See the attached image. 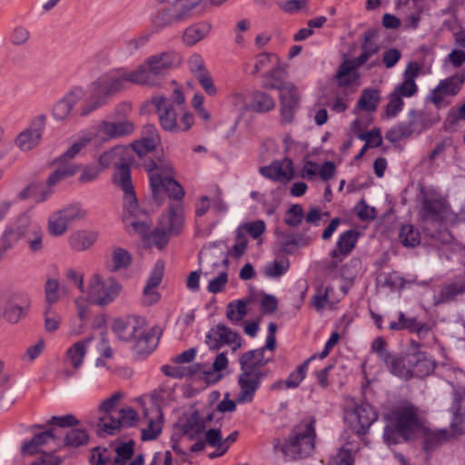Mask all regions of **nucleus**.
<instances>
[{"mask_svg":"<svg viewBox=\"0 0 465 465\" xmlns=\"http://www.w3.org/2000/svg\"><path fill=\"white\" fill-rule=\"evenodd\" d=\"M211 205L217 215H224L229 211V204L224 199L223 193L219 186H215L211 198Z\"/></svg>","mask_w":465,"mask_h":465,"instance_id":"obj_63","label":"nucleus"},{"mask_svg":"<svg viewBox=\"0 0 465 465\" xmlns=\"http://www.w3.org/2000/svg\"><path fill=\"white\" fill-rule=\"evenodd\" d=\"M260 173L269 179L286 183L293 177L294 170L292 160L285 158L282 161L273 162L269 166L261 167Z\"/></svg>","mask_w":465,"mask_h":465,"instance_id":"obj_28","label":"nucleus"},{"mask_svg":"<svg viewBox=\"0 0 465 465\" xmlns=\"http://www.w3.org/2000/svg\"><path fill=\"white\" fill-rule=\"evenodd\" d=\"M213 418V414H207L201 418L198 413H193L184 425V436L193 438L200 434H204L205 444L214 447L215 450H221L223 437L219 429L211 428L208 422Z\"/></svg>","mask_w":465,"mask_h":465,"instance_id":"obj_15","label":"nucleus"},{"mask_svg":"<svg viewBox=\"0 0 465 465\" xmlns=\"http://www.w3.org/2000/svg\"><path fill=\"white\" fill-rule=\"evenodd\" d=\"M412 361L413 376L425 377L433 371L434 361L423 351L411 353Z\"/></svg>","mask_w":465,"mask_h":465,"instance_id":"obj_41","label":"nucleus"},{"mask_svg":"<svg viewBox=\"0 0 465 465\" xmlns=\"http://www.w3.org/2000/svg\"><path fill=\"white\" fill-rule=\"evenodd\" d=\"M229 360L226 352L218 353L213 362L211 370L203 371L204 380L208 383H215L224 376L223 371L228 368Z\"/></svg>","mask_w":465,"mask_h":465,"instance_id":"obj_43","label":"nucleus"},{"mask_svg":"<svg viewBox=\"0 0 465 465\" xmlns=\"http://www.w3.org/2000/svg\"><path fill=\"white\" fill-rule=\"evenodd\" d=\"M53 193V187H49L47 183L45 185L31 184L21 191L18 197L21 200L32 198L36 203H42L47 201Z\"/></svg>","mask_w":465,"mask_h":465,"instance_id":"obj_45","label":"nucleus"},{"mask_svg":"<svg viewBox=\"0 0 465 465\" xmlns=\"http://www.w3.org/2000/svg\"><path fill=\"white\" fill-rule=\"evenodd\" d=\"M93 340L94 337L89 336L74 342L67 349L65 353V360L74 369H79L83 365L87 348Z\"/></svg>","mask_w":465,"mask_h":465,"instance_id":"obj_34","label":"nucleus"},{"mask_svg":"<svg viewBox=\"0 0 465 465\" xmlns=\"http://www.w3.org/2000/svg\"><path fill=\"white\" fill-rule=\"evenodd\" d=\"M127 86L125 69L119 68L104 74L91 84V94L82 103L80 114H89Z\"/></svg>","mask_w":465,"mask_h":465,"instance_id":"obj_5","label":"nucleus"},{"mask_svg":"<svg viewBox=\"0 0 465 465\" xmlns=\"http://www.w3.org/2000/svg\"><path fill=\"white\" fill-rule=\"evenodd\" d=\"M171 235L172 234L159 226V228L155 229L151 233H148L147 231L145 235L141 237L145 240L149 246H155L159 250H162L167 245Z\"/></svg>","mask_w":465,"mask_h":465,"instance_id":"obj_56","label":"nucleus"},{"mask_svg":"<svg viewBox=\"0 0 465 465\" xmlns=\"http://www.w3.org/2000/svg\"><path fill=\"white\" fill-rule=\"evenodd\" d=\"M179 62V57L174 53H163L147 58V66L151 67L152 72L157 78L158 75L163 74L166 70L177 65Z\"/></svg>","mask_w":465,"mask_h":465,"instance_id":"obj_32","label":"nucleus"},{"mask_svg":"<svg viewBox=\"0 0 465 465\" xmlns=\"http://www.w3.org/2000/svg\"><path fill=\"white\" fill-rule=\"evenodd\" d=\"M384 420L386 426L383 439L388 445L398 444L401 439L412 440L423 430L422 419L417 408L410 402L394 406L384 414Z\"/></svg>","mask_w":465,"mask_h":465,"instance_id":"obj_2","label":"nucleus"},{"mask_svg":"<svg viewBox=\"0 0 465 465\" xmlns=\"http://www.w3.org/2000/svg\"><path fill=\"white\" fill-rule=\"evenodd\" d=\"M286 72L281 67L272 69L266 76L265 87L269 89L278 90L279 93L286 88L291 82H285Z\"/></svg>","mask_w":465,"mask_h":465,"instance_id":"obj_50","label":"nucleus"},{"mask_svg":"<svg viewBox=\"0 0 465 465\" xmlns=\"http://www.w3.org/2000/svg\"><path fill=\"white\" fill-rule=\"evenodd\" d=\"M345 258L346 257L343 255L332 250L330 252V257L324 262L323 270L326 275L331 278H346L343 272L344 266L341 264Z\"/></svg>","mask_w":465,"mask_h":465,"instance_id":"obj_48","label":"nucleus"},{"mask_svg":"<svg viewBox=\"0 0 465 465\" xmlns=\"http://www.w3.org/2000/svg\"><path fill=\"white\" fill-rule=\"evenodd\" d=\"M82 88H75L58 101L53 108V115L56 120L63 121L70 114L73 108L84 98Z\"/></svg>","mask_w":465,"mask_h":465,"instance_id":"obj_29","label":"nucleus"},{"mask_svg":"<svg viewBox=\"0 0 465 465\" xmlns=\"http://www.w3.org/2000/svg\"><path fill=\"white\" fill-rule=\"evenodd\" d=\"M423 435V444L426 450H432L441 442L447 440V432L444 430H430L423 426V430L420 433Z\"/></svg>","mask_w":465,"mask_h":465,"instance_id":"obj_57","label":"nucleus"},{"mask_svg":"<svg viewBox=\"0 0 465 465\" xmlns=\"http://www.w3.org/2000/svg\"><path fill=\"white\" fill-rule=\"evenodd\" d=\"M452 408L454 410V424L462 423L465 420V391L455 392Z\"/></svg>","mask_w":465,"mask_h":465,"instance_id":"obj_64","label":"nucleus"},{"mask_svg":"<svg viewBox=\"0 0 465 465\" xmlns=\"http://www.w3.org/2000/svg\"><path fill=\"white\" fill-rule=\"evenodd\" d=\"M378 33L374 29H370L363 33L361 44V54L354 60L357 66L363 65L371 57L376 54L380 50V45L376 42Z\"/></svg>","mask_w":465,"mask_h":465,"instance_id":"obj_31","label":"nucleus"},{"mask_svg":"<svg viewBox=\"0 0 465 465\" xmlns=\"http://www.w3.org/2000/svg\"><path fill=\"white\" fill-rule=\"evenodd\" d=\"M29 306V299L22 292H0V319L11 324H16L25 318Z\"/></svg>","mask_w":465,"mask_h":465,"instance_id":"obj_12","label":"nucleus"},{"mask_svg":"<svg viewBox=\"0 0 465 465\" xmlns=\"http://www.w3.org/2000/svg\"><path fill=\"white\" fill-rule=\"evenodd\" d=\"M127 86L125 69L119 68L104 74L91 84V94L82 103L80 114H89Z\"/></svg>","mask_w":465,"mask_h":465,"instance_id":"obj_6","label":"nucleus"},{"mask_svg":"<svg viewBox=\"0 0 465 465\" xmlns=\"http://www.w3.org/2000/svg\"><path fill=\"white\" fill-rule=\"evenodd\" d=\"M252 110L259 113H266L272 111L274 106L273 98L263 92H255L252 94Z\"/></svg>","mask_w":465,"mask_h":465,"instance_id":"obj_54","label":"nucleus"},{"mask_svg":"<svg viewBox=\"0 0 465 465\" xmlns=\"http://www.w3.org/2000/svg\"><path fill=\"white\" fill-rule=\"evenodd\" d=\"M380 99V93L377 90L364 89L357 103V107L365 112H373L376 110Z\"/></svg>","mask_w":465,"mask_h":465,"instance_id":"obj_52","label":"nucleus"},{"mask_svg":"<svg viewBox=\"0 0 465 465\" xmlns=\"http://www.w3.org/2000/svg\"><path fill=\"white\" fill-rule=\"evenodd\" d=\"M143 416L146 427L142 430L143 440H154L162 430V410L157 404L150 402L148 407H144Z\"/></svg>","mask_w":465,"mask_h":465,"instance_id":"obj_23","label":"nucleus"},{"mask_svg":"<svg viewBox=\"0 0 465 465\" xmlns=\"http://www.w3.org/2000/svg\"><path fill=\"white\" fill-rule=\"evenodd\" d=\"M385 364L390 371L395 376L405 380L413 377L411 353L404 356H386Z\"/></svg>","mask_w":465,"mask_h":465,"instance_id":"obj_30","label":"nucleus"},{"mask_svg":"<svg viewBox=\"0 0 465 465\" xmlns=\"http://www.w3.org/2000/svg\"><path fill=\"white\" fill-rule=\"evenodd\" d=\"M127 84L153 86L157 84V78L147 66V59L136 70L127 71L125 69Z\"/></svg>","mask_w":465,"mask_h":465,"instance_id":"obj_33","label":"nucleus"},{"mask_svg":"<svg viewBox=\"0 0 465 465\" xmlns=\"http://www.w3.org/2000/svg\"><path fill=\"white\" fill-rule=\"evenodd\" d=\"M122 292L121 283L113 277L92 274L87 281L84 294L93 305L105 307L113 303Z\"/></svg>","mask_w":465,"mask_h":465,"instance_id":"obj_8","label":"nucleus"},{"mask_svg":"<svg viewBox=\"0 0 465 465\" xmlns=\"http://www.w3.org/2000/svg\"><path fill=\"white\" fill-rule=\"evenodd\" d=\"M134 131V124L130 121L112 123L103 121L97 125L92 126L84 131L80 136L81 143H74L72 145H81L83 143H102L112 139L127 135Z\"/></svg>","mask_w":465,"mask_h":465,"instance_id":"obj_11","label":"nucleus"},{"mask_svg":"<svg viewBox=\"0 0 465 465\" xmlns=\"http://www.w3.org/2000/svg\"><path fill=\"white\" fill-rule=\"evenodd\" d=\"M316 358L317 356L316 354H314L311 356L308 360H306L303 363L297 366L296 369L292 371L286 379V387L291 389L298 387L306 376L309 368V363Z\"/></svg>","mask_w":465,"mask_h":465,"instance_id":"obj_53","label":"nucleus"},{"mask_svg":"<svg viewBox=\"0 0 465 465\" xmlns=\"http://www.w3.org/2000/svg\"><path fill=\"white\" fill-rule=\"evenodd\" d=\"M211 25L202 21L187 27L183 35V41L187 45H193L205 38L211 32Z\"/></svg>","mask_w":465,"mask_h":465,"instance_id":"obj_44","label":"nucleus"},{"mask_svg":"<svg viewBox=\"0 0 465 465\" xmlns=\"http://www.w3.org/2000/svg\"><path fill=\"white\" fill-rule=\"evenodd\" d=\"M153 106L158 115L161 126L170 132H186L194 124V116L192 113L185 111L180 120L177 119V114L170 104L169 100L160 94L152 96V98L143 104L142 111L149 113Z\"/></svg>","mask_w":465,"mask_h":465,"instance_id":"obj_7","label":"nucleus"},{"mask_svg":"<svg viewBox=\"0 0 465 465\" xmlns=\"http://www.w3.org/2000/svg\"><path fill=\"white\" fill-rule=\"evenodd\" d=\"M359 233L355 230H348L341 233L336 242L333 251L347 257L354 249Z\"/></svg>","mask_w":465,"mask_h":465,"instance_id":"obj_46","label":"nucleus"},{"mask_svg":"<svg viewBox=\"0 0 465 465\" xmlns=\"http://www.w3.org/2000/svg\"><path fill=\"white\" fill-rule=\"evenodd\" d=\"M123 222L128 232L144 236L149 231L150 223L146 213L138 206L135 193L124 196Z\"/></svg>","mask_w":465,"mask_h":465,"instance_id":"obj_16","label":"nucleus"},{"mask_svg":"<svg viewBox=\"0 0 465 465\" xmlns=\"http://www.w3.org/2000/svg\"><path fill=\"white\" fill-rule=\"evenodd\" d=\"M358 451V445L346 442L334 455L331 457L329 465H352L354 454Z\"/></svg>","mask_w":465,"mask_h":465,"instance_id":"obj_47","label":"nucleus"},{"mask_svg":"<svg viewBox=\"0 0 465 465\" xmlns=\"http://www.w3.org/2000/svg\"><path fill=\"white\" fill-rule=\"evenodd\" d=\"M115 457L113 465H143L141 456L133 459L134 443L132 441L121 443L115 450Z\"/></svg>","mask_w":465,"mask_h":465,"instance_id":"obj_39","label":"nucleus"},{"mask_svg":"<svg viewBox=\"0 0 465 465\" xmlns=\"http://www.w3.org/2000/svg\"><path fill=\"white\" fill-rule=\"evenodd\" d=\"M247 314V302L242 300L232 302L228 304L226 316L232 323L240 322Z\"/></svg>","mask_w":465,"mask_h":465,"instance_id":"obj_60","label":"nucleus"},{"mask_svg":"<svg viewBox=\"0 0 465 465\" xmlns=\"http://www.w3.org/2000/svg\"><path fill=\"white\" fill-rule=\"evenodd\" d=\"M97 238L98 233L94 231H77L69 237V244L74 250L83 252L90 249Z\"/></svg>","mask_w":465,"mask_h":465,"instance_id":"obj_40","label":"nucleus"},{"mask_svg":"<svg viewBox=\"0 0 465 465\" xmlns=\"http://www.w3.org/2000/svg\"><path fill=\"white\" fill-rule=\"evenodd\" d=\"M44 126L43 119L32 123V124L17 135L15 143L17 145H35L41 142Z\"/></svg>","mask_w":465,"mask_h":465,"instance_id":"obj_37","label":"nucleus"},{"mask_svg":"<svg viewBox=\"0 0 465 465\" xmlns=\"http://www.w3.org/2000/svg\"><path fill=\"white\" fill-rule=\"evenodd\" d=\"M80 153V147H70L63 155L54 160V170L47 178L49 187H54L64 180L73 177L78 171V165L67 163Z\"/></svg>","mask_w":465,"mask_h":465,"instance_id":"obj_18","label":"nucleus"},{"mask_svg":"<svg viewBox=\"0 0 465 465\" xmlns=\"http://www.w3.org/2000/svg\"><path fill=\"white\" fill-rule=\"evenodd\" d=\"M228 259L213 262L205 269L203 276L208 280L207 290L212 293H218L223 290L228 282Z\"/></svg>","mask_w":465,"mask_h":465,"instance_id":"obj_22","label":"nucleus"},{"mask_svg":"<svg viewBox=\"0 0 465 465\" xmlns=\"http://www.w3.org/2000/svg\"><path fill=\"white\" fill-rule=\"evenodd\" d=\"M420 215L422 221L438 224H454L457 220L447 200L438 196L424 197Z\"/></svg>","mask_w":465,"mask_h":465,"instance_id":"obj_13","label":"nucleus"},{"mask_svg":"<svg viewBox=\"0 0 465 465\" xmlns=\"http://www.w3.org/2000/svg\"><path fill=\"white\" fill-rule=\"evenodd\" d=\"M335 173L336 165L330 161L321 166L312 161H304L300 170V176L306 180H314L319 175L322 181H329L334 177Z\"/></svg>","mask_w":465,"mask_h":465,"instance_id":"obj_26","label":"nucleus"},{"mask_svg":"<svg viewBox=\"0 0 465 465\" xmlns=\"http://www.w3.org/2000/svg\"><path fill=\"white\" fill-rule=\"evenodd\" d=\"M134 163L115 162V172L114 173V183L121 188L124 195L134 193V185L131 178L130 165Z\"/></svg>","mask_w":465,"mask_h":465,"instance_id":"obj_36","label":"nucleus"},{"mask_svg":"<svg viewBox=\"0 0 465 465\" xmlns=\"http://www.w3.org/2000/svg\"><path fill=\"white\" fill-rule=\"evenodd\" d=\"M271 360V356L265 357L264 348L248 351L239 359L241 371L264 374V372L261 371V368L266 365Z\"/></svg>","mask_w":465,"mask_h":465,"instance_id":"obj_27","label":"nucleus"},{"mask_svg":"<svg viewBox=\"0 0 465 465\" xmlns=\"http://www.w3.org/2000/svg\"><path fill=\"white\" fill-rule=\"evenodd\" d=\"M164 264L158 261L148 278L147 283L143 291V302L146 305H152L160 300V293L157 291L163 275Z\"/></svg>","mask_w":465,"mask_h":465,"instance_id":"obj_25","label":"nucleus"},{"mask_svg":"<svg viewBox=\"0 0 465 465\" xmlns=\"http://www.w3.org/2000/svg\"><path fill=\"white\" fill-rule=\"evenodd\" d=\"M43 229L41 224L26 211L7 224L0 240V260L14 248L21 238L26 239L29 249L38 252L43 248Z\"/></svg>","mask_w":465,"mask_h":465,"instance_id":"obj_3","label":"nucleus"},{"mask_svg":"<svg viewBox=\"0 0 465 465\" xmlns=\"http://www.w3.org/2000/svg\"><path fill=\"white\" fill-rule=\"evenodd\" d=\"M183 207L180 202L171 204L159 221V226L172 235L178 234L183 226Z\"/></svg>","mask_w":465,"mask_h":465,"instance_id":"obj_24","label":"nucleus"},{"mask_svg":"<svg viewBox=\"0 0 465 465\" xmlns=\"http://www.w3.org/2000/svg\"><path fill=\"white\" fill-rule=\"evenodd\" d=\"M360 125V121H354L352 124V132L357 138L364 143V145H382V136L379 128H373L370 131H361Z\"/></svg>","mask_w":465,"mask_h":465,"instance_id":"obj_49","label":"nucleus"},{"mask_svg":"<svg viewBox=\"0 0 465 465\" xmlns=\"http://www.w3.org/2000/svg\"><path fill=\"white\" fill-rule=\"evenodd\" d=\"M279 101L281 123L282 124L292 123L301 102V94L297 86L289 84L279 94Z\"/></svg>","mask_w":465,"mask_h":465,"instance_id":"obj_19","label":"nucleus"},{"mask_svg":"<svg viewBox=\"0 0 465 465\" xmlns=\"http://www.w3.org/2000/svg\"><path fill=\"white\" fill-rule=\"evenodd\" d=\"M86 215L87 211L81 204L68 205L49 216L47 221L48 232L54 237L64 235L74 222L80 221Z\"/></svg>","mask_w":465,"mask_h":465,"instance_id":"obj_14","label":"nucleus"},{"mask_svg":"<svg viewBox=\"0 0 465 465\" xmlns=\"http://www.w3.org/2000/svg\"><path fill=\"white\" fill-rule=\"evenodd\" d=\"M205 343L211 351H218L224 345L232 347L236 351L242 346V340L240 335L225 326L218 323L212 327L205 335Z\"/></svg>","mask_w":465,"mask_h":465,"instance_id":"obj_17","label":"nucleus"},{"mask_svg":"<svg viewBox=\"0 0 465 465\" xmlns=\"http://www.w3.org/2000/svg\"><path fill=\"white\" fill-rule=\"evenodd\" d=\"M89 441L88 432L80 428H74L68 430L64 439V444L70 449L84 446Z\"/></svg>","mask_w":465,"mask_h":465,"instance_id":"obj_51","label":"nucleus"},{"mask_svg":"<svg viewBox=\"0 0 465 465\" xmlns=\"http://www.w3.org/2000/svg\"><path fill=\"white\" fill-rule=\"evenodd\" d=\"M265 223L262 220H257L242 223L237 227L236 231L244 236L250 234L253 239H257L265 232Z\"/></svg>","mask_w":465,"mask_h":465,"instance_id":"obj_62","label":"nucleus"},{"mask_svg":"<svg viewBox=\"0 0 465 465\" xmlns=\"http://www.w3.org/2000/svg\"><path fill=\"white\" fill-rule=\"evenodd\" d=\"M113 331L120 340L132 342L133 350L138 355H148L157 346L153 330L148 329L143 317L130 315L116 319Z\"/></svg>","mask_w":465,"mask_h":465,"instance_id":"obj_4","label":"nucleus"},{"mask_svg":"<svg viewBox=\"0 0 465 465\" xmlns=\"http://www.w3.org/2000/svg\"><path fill=\"white\" fill-rule=\"evenodd\" d=\"M203 0H175L171 5V10L178 23L191 18L195 9Z\"/></svg>","mask_w":465,"mask_h":465,"instance_id":"obj_42","label":"nucleus"},{"mask_svg":"<svg viewBox=\"0 0 465 465\" xmlns=\"http://www.w3.org/2000/svg\"><path fill=\"white\" fill-rule=\"evenodd\" d=\"M265 374L241 371L237 378L239 393L236 401L240 404L252 402Z\"/></svg>","mask_w":465,"mask_h":465,"instance_id":"obj_21","label":"nucleus"},{"mask_svg":"<svg viewBox=\"0 0 465 465\" xmlns=\"http://www.w3.org/2000/svg\"><path fill=\"white\" fill-rule=\"evenodd\" d=\"M315 431L311 421H302L292 431L282 445V452L292 459H301L310 455L314 449Z\"/></svg>","mask_w":465,"mask_h":465,"instance_id":"obj_10","label":"nucleus"},{"mask_svg":"<svg viewBox=\"0 0 465 465\" xmlns=\"http://www.w3.org/2000/svg\"><path fill=\"white\" fill-rule=\"evenodd\" d=\"M131 262V253L126 249L119 246H114L106 259V266L110 272L126 269Z\"/></svg>","mask_w":465,"mask_h":465,"instance_id":"obj_35","label":"nucleus"},{"mask_svg":"<svg viewBox=\"0 0 465 465\" xmlns=\"http://www.w3.org/2000/svg\"><path fill=\"white\" fill-rule=\"evenodd\" d=\"M59 446L58 440L54 435L52 430H49L35 435L32 440L25 442L22 446V452L25 455L54 452Z\"/></svg>","mask_w":465,"mask_h":465,"instance_id":"obj_20","label":"nucleus"},{"mask_svg":"<svg viewBox=\"0 0 465 465\" xmlns=\"http://www.w3.org/2000/svg\"><path fill=\"white\" fill-rule=\"evenodd\" d=\"M44 319V329L48 333L56 331L61 326L62 316L56 310L52 308V306H47L45 309Z\"/></svg>","mask_w":465,"mask_h":465,"instance_id":"obj_61","label":"nucleus"},{"mask_svg":"<svg viewBox=\"0 0 465 465\" xmlns=\"http://www.w3.org/2000/svg\"><path fill=\"white\" fill-rule=\"evenodd\" d=\"M333 289L329 285L318 286L312 299V307L318 312H322L326 309H331L337 302L332 298Z\"/></svg>","mask_w":465,"mask_h":465,"instance_id":"obj_38","label":"nucleus"},{"mask_svg":"<svg viewBox=\"0 0 465 465\" xmlns=\"http://www.w3.org/2000/svg\"><path fill=\"white\" fill-rule=\"evenodd\" d=\"M344 422L357 435H364L378 419L377 411L368 402L349 399L344 405Z\"/></svg>","mask_w":465,"mask_h":465,"instance_id":"obj_9","label":"nucleus"},{"mask_svg":"<svg viewBox=\"0 0 465 465\" xmlns=\"http://www.w3.org/2000/svg\"><path fill=\"white\" fill-rule=\"evenodd\" d=\"M399 239L404 246L415 247L420 242V232L412 224H404L401 227Z\"/></svg>","mask_w":465,"mask_h":465,"instance_id":"obj_55","label":"nucleus"},{"mask_svg":"<svg viewBox=\"0 0 465 465\" xmlns=\"http://www.w3.org/2000/svg\"><path fill=\"white\" fill-rule=\"evenodd\" d=\"M161 143L156 127L153 124L143 126L139 140L133 142L130 145H158Z\"/></svg>","mask_w":465,"mask_h":465,"instance_id":"obj_59","label":"nucleus"},{"mask_svg":"<svg viewBox=\"0 0 465 465\" xmlns=\"http://www.w3.org/2000/svg\"><path fill=\"white\" fill-rule=\"evenodd\" d=\"M97 426L107 434H114L121 428V421L116 412L99 414Z\"/></svg>","mask_w":465,"mask_h":465,"instance_id":"obj_58","label":"nucleus"},{"mask_svg":"<svg viewBox=\"0 0 465 465\" xmlns=\"http://www.w3.org/2000/svg\"><path fill=\"white\" fill-rule=\"evenodd\" d=\"M115 162L136 163L143 167L149 175L150 185L155 200L161 202L164 195L182 200L184 191L175 180V171L166 159L163 147H112L99 155L101 171Z\"/></svg>","mask_w":465,"mask_h":465,"instance_id":"obj_1","label":"nucleus"}]
</instances>
